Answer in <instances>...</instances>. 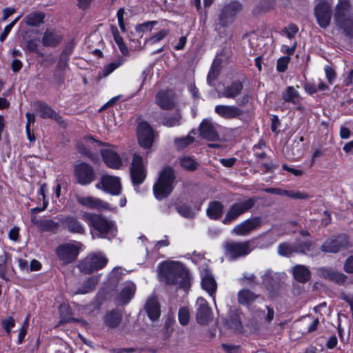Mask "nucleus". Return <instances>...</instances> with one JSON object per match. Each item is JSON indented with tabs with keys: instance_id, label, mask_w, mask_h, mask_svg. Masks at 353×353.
Listing matches in <instances>:
<instances>
[{
	"instance_id": "nucleus-56",
	"label": "nucleus",
	"mask_w": 353,
	"mask_h": 353,
	"mask_svg": "<svg viewBox=\"0 0 353 353\" xmlns=\"http://www.w3.org/2000/svg\"><path fill=\"white\" fill-rule=\"evenodd\" d=\"M325 72L329 83L332 84L336 78L334 70L330 66L327 65L325 68Z\"/></svg>"
},
{
	"instance_id": "nucleus-42",
	"label": "nucleus",
	"mask_w": 353,
	"mask_h": 353,
	"mask_svg": "<svg viewBox=\"0 0 353 353\" xmlns=\"http://www.w3.org/2000/svg\"><path fill=\"white\" fill-rule=\"evenodd\" d=\"M298 246L295 244H279L278 253L279 255L290 257L293 254H297Z\"/></svg>"
},
{
	"instance_id": "nucleus-46",
	"label": "nucleus",
	"mask_w": 353,
	"mask_h": 353,
	"mask_svg": "<svg viewBox=\"0 0 353 353\" xmlns=\"http://www.w3.org/2000/svg\"><path fill=\"white\" fill-rule=\"evenodd\" d=\"M168 33L169 31L168 30H161L152 37H150L149 42L152 44L157 43L164 39L168 34Z\"/></svg>"
},
{
	"instance_id": "nucleus-37",
	"label": "nucleus",
	"mask_w": 353,
	"mask_h": 353,
	"mask_svg": "<svg viewBox=\"0 0 353 353\" xmlns=\"http://www.w3.org/2000/svg\"><path fill=\"white\" fill-rule=\"evenodd\" d=\"M243 85L241 82H234L223 90L222 96L226 98L234 99L241 93Z\"/></svg>"
},
{
	"instance_id": "nucleus-25",
	"label": "nucleus",
	"mask_w": 353,
	"mask_h": 353,
	"mask_svg": "<svg viewBox=\"0 0 353 353\" xmlns=\"http://www.w3.org/2000/svg\"><path fill=\"white\" fill-rule=\"evenodd\" d=\"M201 136L210 141H214L218 139V134L215 129V125L211 121L203 120L199 127Z\"/></svg>"
},
{
	"instance_id": "nucleus-13",
	"label": "nucleus",
	"mask_w": 353,
	"mask_h": 353,
	"mask_svg": "<svg viewBox=\"0 0 353 353\" xmlns=\"http://www.w3.org/2000/svg\"><path fill=\"white\" fill-rule=\"evenodd\" d=\"M74 176L79 184L85 185L94 180L95 173L90 165L86 163H80L74 167Z\"/></svg>"
},
{
	"instance_id": "nucleus-62",
	"label": "nucleus",
	"mask_w": 353,
	"mask_h": 353,
	"mask_svg": "<svg viewBox=\"0 0 353 353\" xmlns=\"http://www.w3.org/2000/svg\"><path fill=\"white\" fill-rule=\"evenodd\" d=\"M26 48L30 52H37L38 50V43L34 40H30L27 42Z\"/></svg>"
},
{
	"instance_id": "nucleus-11",
	"label": "nucleus",
	"mask_w": 353,
	"mask_h": 353,
	"mask_svg": "<svg viewBox=\"0 0 353 353\" xmlns=\"http://www.w3.org/2000/svg\"><path fill=\"white\" fill-rule=\"evenodd\" d=\"M241 10V5L239 2L233 1L225 4L219 14V24L223 27L229 26Z\"/></svg>"
},
{
	"instance_id": "nucleus-1",
	"label": "nucleus",
	"mask_w": 353,
	"mask_h": 353,
	"mask_svg": "<svg viewBox=\"0 0 353 353\" xmlns=\"http://www.w3.org/2000/svg\"><path fill=\"white\" fill-rule=\"evenodd\" d=\"M159 276L168 284H177L188 288L192 277L189 271L182 264L175 261H165L159 265Z\"/></svg>"
},
{
	"instance_id": "nucleus-4",
	"label": "nucleus",
	"mask_w": 353,
	"mask_h": 353,
	"mask_svg": "<svg viewBox=\"0 0 353 353\" xmlns=\"http://www.w3.org/2000/svg\"><path fill=\"white\" fill-rule=\"evenodd\" d=\"M175 181L174 170L170 167L164 168L160 172L158 181L153 186V192L158 200L168 196L173 190Z\"/></svg>"
},
{
	"instance_id": "nucleus-40",
	"label": "nucleus",
	"mask_w": 353,
	"mask_h": 353,
	"mask_svg": "<svg viewBox=\"0 0 353 353\" xmlns=\"http://www.w3.org/2000/svg\"><path fill=\"white\" fill-rule=\"evenodd\" d=\"M256 297L257 296L248 290H242L238 293L239 302L242 305L250 304Z\"/></svg>"
},
{
	"instance_id": "nucleus-9",
	"label": "nucleus",
	"mask_w": 353,
	"mask_h": 353,
	"mask_svg": "<svg viewBox=\"0 0 353 353\" xmlns=\"http://www.w3.org/2000/svg\"><path fill=\"white\" fill-rule=\"evenodd\" d=\"M255 202V199L250 198L244 201L234 203L227 210L225 216L222 220L223 223H232L240 215L250 210L254 205Z\"/></svg>"
},
{
	"instance_id": "nucleus-29",
	"label": "nucleus",
	"mask_w": 353,
	"mask_h": 353,
	"mask_svg": "<svg viewBox=\"0 0 353 353\" xmlns=\"http://www.w3.org/2000/svg\"><path fill=\"white\" fill-rule=\"evenodd\" d=\"M99 281V276H92L85 280L79 288L77 289L74 294H84L92 292Z\"/></svg>"
},
{
	"instance_id": "nucleus-47",
	"label": "nucleus",
	"mask_w": 353,
	"mask_h": 353,
	"mask_svg": "<svg viewBox=\"0 0 353 353\" xmlns=\"http://www.w3.org/2000/svg\"><path fill=\"white\" fill-rule=\"evenodd\" d=\"M298 31L299 28L294 24H290L288 26L283 29V32H285L286 37L290 40H292L293 37L298 32Z\"/></svg>"
},
{
	"instance_id": "nucleus-32",
	"label": "nucleus",
	"mask_w": 353,
	"mask_h": 353,
	"mask_svg": "<svg viewBox=\"0 0 353 353\" xmlns=\"http://www.w3.org/2000/svg\"><path fill=\"white\" fill-rule=\"evenodd\" d=\"M37 112L39 117L42 118H51L56 121H59L60 117L57 113L51 109L48 105L43 103H38L37 104Z\"/></svg>"
},
{
	"instance_id": "nucleus-53",
	"label": "nucleus",
	"mask_w": 353,
	"mask_h": 353,
	"mask_svg": "<svg viewBox=\"0 0 353 353\" xmlns=\"http://www.w3.org/2000/svg\"><path fill=\"white\" fill-rule=\"evenodd\" d=\"M2 325L8 334L10 333V329L14 326V320L12 317L9 316L2 321Z\"/></svg>"
},
{
	"instance_id": "nucleus-63",
	"label": "nucleus",
	"mask_w": 353,
	"mask_h": 353,
	"mask_svg": "<svg viewBox=\"0 0 353 353\" xmlns=\"http://www.w3.org/2000/svg\"><path fill=\"white\" fill-rule=\"evenodd\" d=\"M187 42V38L185 36L181 37L178 43L174 46V48L177 50H180L184 48Z\"/></svg>"
},
{
	"instance_id": "nucleus-2",
	"label": "nucleus",
	"mask_w": 353,
	"mask_h": 353,
	"mask_svg": "<svg viewBox=\"0 0 353 353\" xmlns=\"http://www.w3.org/2000/svg\"><path fill=\"white\" fill-rule=\"evenodd\" d=\"M334 21L345 34H353V8L349 0H339L334 9Z\"/></svg>"
},
{
	"instance_id": "nucleus-43",
	"label": "nucleus",
	"mask_w": 353,
	"mask_h": 353,
	"mask_svg": "<svg viewBox=\"0 0 353 353\" xmlns=\"http://www.w3.org/2000/svg\"><path fill=\"white\" fill-rule=\"evenodd\" d=\"M112 33L114 39L115 43L117 44L120 51L124 55L128 52V48L123 41L122 37L119 35L117 28L114 26L112 27Z\"/></svg>"
},
{
	"instance_id": "nucleus-57",
	"label": "nucleus",
	"mask_w": 353,
	"mask_h": 353,
	"mask_svg": "<svg viewBox=\"0 0 353 353\" xmlns=\"http://www.w3.org/2000/svg\"><path fill=\"white\" fill-rule=\"evenodd\" d=\"M123 14H124V10L123 8H120L117 13L119 26L121 28V30L123 32L125 31L124 21H123Z\"/></svg>"
},
{
	"instance_id": "nucleus-7",
	"label": "nucleus",
	"mask_w": 353,
	"mask_h": 353,
	"mask_svg": "<svg viewBox=\"0 0 353 353\" xmlns=\"http://www.w3.org/2000/svg\"><path fill=\"white\" fill-rule=\"evenodd\" d=\"M84 217L88 224L102 235L110 234L113 236L117 232L115 222L100 214L86 213Z\"/></svg>"
},
{
	"instance_id": "nucleus-49",
	"label": "nucleus",
	"mask_w": 353,
	"mask_h": 353,
	"mask_svg": "<svg viewBox=\"0 0 353 353\" xmlns=\"http://www.w3.org/2000/svg\"><path fill=\"white\" fill-rule=\"evenodd\" d=\"M289 62L290 57L288 56L279 58L277 61V70L279 72H284L287 69Z\"/></svg>"
},
{
	"instance_id": "nucleus-30",
	"label": "nucleus",
	"mask_w": 353,
	"mask_h": 353,
	"mask_svg": "<svg viewBox=\"0 0 353 353\" xmlns=\"http://www.w3.org/2000/svg\"><path fill=\"white\" fill-rule=\"evenodd\" d=\"M61 40V37L55 31L47 30L42 38V44L46 47L56 46Z\"/></svg>"
},
{
	"instance_id": "nucleus-28",
	"label": "nucleus",
	"mask_w": 353,
	"mask_h": 353,
	"mask_svg": "<svg viewBox=\"0 0 353 353\" xmlns=\"http://www.w3.org/2000/svg\"><path fill=\"white\" fill-rule=\"evenodd\" d=\"M294 278L300 283H305L310 279V272L303 265H296L292 269Z\"/></svg>"
},
{
	"instance_id": "nucleus-34",
	"label": "nucleus",
	"mask_w": 353,
	"mask_h": 353,
	"mask_svg": "<svg viewBox=\"0 0 353 353\" xmlns=\"http://www.w3.org/2000/svg\"><path fill=\"white\" fill-rule=\"evenodd\" d=\"M223 206L219 201L210 202L207 209V214L211 219H218L221 217Z\"/></svg>"
},
{
	"instance_id": "nucleus-35",
	"label": "nucleus",
	"mask_w": 353,
	"mask_h": 353,
	"mask_svg": "<svg viewBox=\"0 0 353 353\" xmlns=\"http://www.w3.org/2000/svg\"><path fill=\"white\" fill-rule=\"evenodd\" d=\"M283 98L285 101L296 105L299 104L301 101V97L298 91L292 86H289L286 88L283 93Z\"/></svg>"
},
{
	"instance_id": "nucleus-12",
	"label": "nucleus",
	"mask_w": 353,
	"mask_h": 353,
	"mask_svg": "<svg viewBox=\"0 0 353 353\" xmlns=\"http://www.w3.org/2000/svg\"><path fill=\"white\" fill-rule=\"evenodd\" d=\"M96 188L112 195H119L121 192L120 179L118 176L104 175Z\"/></svg>"
},
{
	"instance_id": "nucleus-16",
	"label": "nucleus",
	"mask_w": 353,
	"mask_h": 353,
	"mask_svg": "<svg viewBox=\"0 0 353 353\" xmlns=\"http://www.w3.org/2000/svg\"><path fill=\"white\" fill-rule=\"evenodd\" d=\"M196 321L201 325H206L212 321L213 314L208 302L202 297L196 300Z\"/></svg>"
},
{
	"instance_id": "nucleus-50",
	"label": "nucleus",
	"mask_w": 353,
	"mask_h": 353,
	"mask_svg": "<svg viewBox=\"0 0 353 353\" xmlns=\"http://www.w3.org/2000/svg\"><path fill=\"white\" fill-rule=\"evenodd\" d=\"M283 196H287L292 199H305L309 198V195L304 192L288 191L283 192Z\"/></svg>"
},
{
	"instance_id": "nucleus-60",
	"label": "nucleus",
	"mask_w": 353,
	"mask_h": 353,
	"mask_svg": "<svg viewBox=\"0 0 353 353\" xmlns=\"http://www.w3.org/2000/svg\"><path fill=\"white\" fill-rule=\"evenodd\" d=\"M344 270L348 273L353 272V256H350L344 264Z\"/></svg>"
},
{
	"instance_id": "nucleus-24",
	"label": "nucleus",
	"mask_w": 353,
	"mask_h": 353,
	"mask_svg": "<svg viewBox=\"0 0 353 353\" xmlns=\"http://www.w3.org/2000/svg\"><path fill=\"white\" fill-rule=\"evenodd\" d=\"M156 102L163 109H171L174 105V94L172 90L160 91L156 97Z\"/></svg>"
},
{
	"instance_id": "nucleus-44",
	"label": "nucleus",
	"mask_w": 353,
	"mask_h": 353,
	"mask_svg": "<svg viewBox=\"0 0 353 353\" xmlns=\"http://www.w3.org/2000/svg\"><path fill=\"white\" fill-rule=\"evenodd\" d=\"M179 321L182 325H187L190 322V310L186 307H182L179 310Z\"/></svg>"
},
{
	"instance_id": "nucleus-6",
	"label": "nucleus",
	"mask_w": 353,
	"mask_h": 353,
	"mask_svg": "<svg viewBox=\"0 0 353 353\" xmlns=\"http://www.w3.org/2000/svg\"><path fill=\"white\" fill-rule=\"evenodd\" d=\"M108 262L102 252H92L79 262L78 268L81 272L90 274L103 268Z\"/></svg>"
},
{
	"instance_id": "nucleus-19",
	"label": "nucleus",
	"mask_w": 353,
	"mask_h": 353,
	"mask_svg": "<svg viewBox=\"0 0 353 353\" xmlns=\"http://www.w3.org/2000/svg\"><path fill=\"white\" fill-rule=\"evenodd\" d=\"M136 292V285L132 281L125 282L120 292L115 298V303L118 305L128 304L134 297Z\"/></svg>"
},
{
	"instance_id": "nucleus-45",
	"label": "nucleus",
	"mask_w": 353,
	"mask_h": 353,
	"mask_svg": "<svg viewBox=\"0 0 353 353\" xmlns=\"http://www.w3.org/2000/svg\"><path fill=\"white\" fill-rule=\"evenodd\" d=\"M193 141V137L188 134L185 137L176 139L174 141V144L178 150H182L189 144L192 143Z\"/></svg>"
},
{
	"instance_id": "nucleus-55",
	"label": "nucleus",
	"mask_w": 353,
	"mask_h": 353,
	"mask_svg": "<svg viewBox=\"0 0 353 353\" xmlns=\"http://www.w3.org/2000/svg\"><path fill=\"white\" fill-rule=\"evenodd\" d=\"M181 117L179 115H176L173 118L166 119L163 121V125L168 127H174L176 125H179L180 124Z\"/></svg>"
},
{
	"instance_id": "nucleus-33",
	"label": "nucleus",
	"mask_w": 353,
	"mask_h": 353,
	"mask_svg": "<svg viewBox=\"0 0 353 353\" xmlns=\"http://www.w3.org/2000/svg\"><path fill=\"white\" fill-rule=\"evenodd\" d=\"M121 315L117 311H110L104 316V324L109 328L117 327L121 322Z\"/></svg>"
},
{
	"instance_id": "nucleus-3",
	"label": "nucleus",
	"mask_w": 353,
	"mask_h": 353,
	"mask_svg": "<svg viewBox=\"0 0 353 353\" xmlns=\"http://www.w3.org/2000/svg\"><path fill=\"white\" fill-rule=\"evenodd\" d=\"M83 143L90 146L95 143L103 145L100 152L104 163L112 169H119L124 159V154L119 157L117 151V147L113 145L103 144L100 141L94 140L92 137H86L83 140Z\"/></svg>"
},
{
	"instance_id": "nucleus-31",
	"label": "nucleus",
	"mask_w": 353,
	"mask_h": 353,
	"mask_svg": "<svg viewBox=\"0 0 353 353\" xmlns=\"http://www.w3.org/2000/svg\"><path fill=\"white\" fill-rule=\"evenodd\" d=\"M45 14L40 12H34L27 14L23 21L29 26L37 27L44 22Z\"/></svg>"
},
{
	"instance_id": "nucleus-15",
	"label": "nucleus",
	"mask_w": 353,
	"mask_h": 353,
	"mask_svg": "<svg viewBox=\"0 0 353 353\" xmlns=\"http://www.w3.org/2000/svg\"><path fill=\"white\" fill-rule=\"evenodd\" d=\"M154 132L150 125L145 121L139 123L137 126V138L141 147L150 148L154 141Z\"/></svg>"
},
{
	"instance_id": "nucleus-38",
	"label": "nucleus",
	"mask_w": 353,
	"mask_h": 353,
	"mask_svg": "<svg viewBox=\"0 0 353 353\" xmlns=\"http://www.w3.org/2000/svg\"><path fill=\"white\" fill-rule=\"evenodd\" d=\"M68 54H66L65 52H63L61 54L57 65L55 70V77H62L63 74L66 71L68 68Z\"/></svg>"
},
{
	"instance_id": "nucleus-18",
	"label": "nucleus",
	"mask_w": 353,
	"mask_h": 353,
	"mask_svg": "<svg viewBox=\"0 0 353 353\" xmlns=\"http://www.w3.org/2000/svg\"><path fill=\"white\" fill-rule=\"evenodd\" d=\"M79 248L77 244H61L57 249L59 258L64 263L75 260L79 254Z\"/></svg>"
},
{
	"instance_id": "nucleus-20",
	"label": "nucleus",
	"mask_w": 353,
	"mask_h": 353,
	"mask_svg": "<svg viewBox=\"0 0 353 353\" xmlns=\"http://www.w3.org/2000/svg\"><path fill=\"white\" fill-rule=\"evenodd\" d=\"M274 310L267 307V313L263 310H256L254 312L250 319V326L257 329L259 326L271 322L274 318Z\"/></svg>"
},
{
	"instance_id": "nucleus-5",
	"label": "nucleus",
	"mask_w": 353,
	"mask_h": 353,
	"mask_svg": "<svg viewBox=\"0 0 353 353\" xmlns=\"http://www.w3.org/2000/svg\"><path fill=\"white\" fill-rule=\"evenodd\" d=\"M298 246L297 254L314 256L320 254L336 253L346 248L347 244H295Z\"/></svg>"
},
{
	"instance_id": "nucleus-23",
	"label": "nucleus",
	"mask_w": 353,
	"mask_h": 353,
	"mask_svg": "<svg viewBox=\"0 0 353 353\" xmlns=\"http://www.w3.org/2000/svg\"><path fill=\"white\" fill-rule=\"evenodd\" d=\"M77 201L81 205L90 208L109 210H113L114 209V208H111L108 203L92 196H79Z\"/></svg>"
},
{
	"instance_id": "nucleus-8",
	"label": "nucleus",
	"mask_w": 353,
	"mask_h": 353,
	"mask_svg": "<svg viewBox=\"0 0 353 353\" xmlns=\"http://www.w3.org/2000/svg\"><path fill=\"white\" fill-rule=\"evenodd\" d=\"M314 14L320 28L325 29L330 26L332 16V0H316Z\"/></svg>"
},
{
	"instance_id": "nucleus-21",
	"label": "nucleus",
	"mask_w": 353,
	"mask_h": 353,
	"mask_svg": "<svg viewBox=\"0 0 353 353\" xmlns=\"http://www.w3.org/2000/svg\"><path fill=\"white\" fill-rule=\"evenodd\" d=\"M214 111L225 119L239 118L243 114V110L235 105H217L215 106Z\"/></svg>"
},
{
	"instance_id": "nucleus-59",
	"label": "nucleus",
	"mask_w": 353,
	"mask_h": 353,
	"mask_svg": "<svg viewBox=\"0 0 353 353\" xmlns=\"http://www.w3.org/2000/svg\"><path fill=\"white\" fill-rule=\"evenodd\" d=\"M19 234V228L18 227H13L8 233L9 239L12 241L18 240Z\"/></svg>"
},
{
	"instance_id": "nucleus-51",
	"label": "nucleus",
	"mask_w": 353,
	"mask_h": 353,
	"mask_svg": "<svg viewBox=\"0 0 353 353\" xmlns=\"http://www.w3.org/2000/svg\"><path fill=\"white\" fill-rule=\"evenodd\" d=\"M178 212L185 218H192L195 213L188 206H181L178 208Z\"/></svg>"
},
{
	"instance_id": "nucleus-27",
	"label": "nucleus",
	"mask_w": 353,
	"mask_h": 353,
	"mask_svg": "<svg viewBox=\"0 0 353 353\" xmlns=\"http://www.w3.org/2000/svg\"><path fill=\"white\" fill-rule=\"evenodd\" d=\"M145 310L148 317L153 321L157 320L160 316V305L154 297H150L147 300Z\"/></svg>"
},
{
	"instance_id": "nucleus-10",
	"label": "nucleus",
	"mask_w": 353,
	"mask_h": 353,
	"mask_svg": "<svg viewBox=\"0 0 353 353\" xmlns=\"http://www.w3.org/2000/svg\"><path fill=\"white\" fill-rule=\"evenodd\" d=\"M130 169L132 183L134 185L142 183L145 179L147 170L146 165L139 154L137 153L133 154Z\"/></svg>"
},
{
	"instance_id": "nucleus-17",
	"label": "nucleus",
	"mask_w": 353,
	"mask_h": 353,
	"mask_svg": "<svg viewBox=\"0 0 353 353\" xmlns=\"http://www.w3.org/2000/svg\"><path fill=\"white\" fill-rule=\"evenodd\" d=\"M200 274L202 288L206 291L210 296L212 297L214 305L216 307L214 293L216 290L217 285L213 275L207 268L202 269L200 272Z\"/></svg>"
},
{
	"instance_id": "nucleus-54",
	"label": "nucleus",
	"mask_w": 353,
	"mask_h": 353,
	"mask_svg": "<svg viewBox=\"0 0 353 353\" xmlns=\"http://www.w3.org/2000/svg\"><path fill=\"white\" fill-rule=\"evenodd\" d=\"M124 270L121 267L114 268L109 274V278L112 280H118L123 274Z\"/></svg>"
},
{
	"instance_id": "nucleus-26",
	"label": "nucleus",
	"mask_w": 353,
	"mask_h": 353,
	"mask_svg": "<svg viewBox=\"0 0 353 353\" xmlns=\"http://www.w3.org/2000/svg\"><path fill=\"white\" fill-rule=\"evenodd\" d=\"M318 273L321 277L340 284L343 283L346 279V276L343 274L331 268H321L318 270Z\"/></svg>"
},
{
	"instance_id": "nucleus-61",
	"label": "nucleus",
	"mask_w": 353,
	"mask_h": 353,
	"mask_svg": "<svg viewBox=\"0 0 353 353\" xmlns=\"http://www.w3.org/2000/svg\"><path fill=\"white\" fill-rule=\"evenodd\" d=\"M42 226L47 230H54L57 227V224L52 220H46L43 221Z\"/></svg>"
},
{
	"instance_id": "nucleus-48",
	"label": "nucleus",
	"mask_w": 353,
	"mask_h": 353,
	"mask_svg": "<svg viewBox=\"0 0 353 353\" xmlns=\"http://www.w3.org/2000/svg\"><path fill=\"white\" fill-rule=\"evenodd\" d=\"M296 48V41L295 40L292 41L290 46L283 44L281 50L283 53L288 54V56L292 55L295 52Z\"/></svg>"
},
{
	"instance_id": "nucleus-41",
	"label": "nucleus",
	"mask_w": 353,
	"mask_h": 353,
	"mask_svg": "<svg viewBox=\"0 0 353 353\" xmlns=\"http://www.w3.org/2000/svg\"><path fill=\"white\" fill-rule=\"evenodd\" d=\"M221 71V62L219 60H214L208 75V83L210 85H214V81L216 79Z\"/></svg>"
},
{
	"instance_id": "nucleus-39",
	"label": "nucleus",
	"mask_w": 353,
	"mask_h": 353,
	"mask_svg": "<svg viewBox=\"0 0 353 353\" xmlns=\"http://www.w3.org/2000/svg\"><path fill=\"white\" fill-rule=\"evenodd\" d=\"M179 161L180 165L188 171H194L198 168L199 163L190 157L183 156Z\"/></svg>"
},
{
	"instance_id": "nucleus-64",
	"label": "nucleus",
	"mask_w": 353,
	"mask_h": 353,
	"mask_svg": "<svg viewBox=\"0 0 353 353\" xmlns=\"http://www.w3.org/2000/svg\"><path fill=\"white\" fill-rule=\"evenodd\" d=\"M353 82V69H351L347 74L346 78L344 79V84L349 86Z\"/></svg>"
},
{
	"instance_id": "nucleus-58",
	"label": "nucleus",
	"mask_w": 353,
	"mask_h": 353,
	"mask_svg": "<svg viewBox=\"0 0 353 353\" xmlns=\"http://www.w3.org/2000/svg\"><path fill=\"white\" fill-rule=\"evenodd\" d=\"M222 347L227 353H240V347L239 346L223 344Z\"/></svg>"
},
{
	"instance_id": "nucleus-52",
	"label": "nucleus",
	"mask_w": 353,
	"mask_h": 353,
	"mask_svg": "<svg viewBox=\"0 0 353 353\" xmlns=\"http://www.w3.org/2000/svg\"><path fill=\"white\" fill-rule=\"evenodd\" d=\"M121 65V62L120 61H116L112 62L107 65H105L103 68V72L104 76H108L110 73H112L115 69H117L118 67H119Z\"/></svg>"
},
{
	"instance_id": "nucleus-14",
	"label": "nucleus",
	"mask_w": 353,
	"mask_h": 353,
	"mask_svg": "<svg viewBox=\"0 0 353 353\" xmlns=\"http://www.w3.org/2000/svg\"><path fill=\"white\" fill-rule=\"evenodd\" d=\"M261 225V218L259 216H254L236 225L232 230V234L237 236H245Z\"/></svg>"
},
{
	"instance_id": "nucleus-22",
	"label": "nucleus",
	"mask_w": 353,
	"mask_h": 353,
	"mask_svg": "<svg viewBox=\"0 0 353 353\" xmlns=\"http://www.w3.org/2000/svg\"><path fill=\"white\" fill-rule=\"evenodd\" d=\"M253 249L250 244H226L225 247L226 256L230 259L246 255Z\"/></svg>"
},
{
	"instance_id": "nucleus-36",
	"label": "nucleus",
	"mask_w": 353,
	"mask_h": 353,
	"mask_svg": "<svg viewBox=\"0 0 353 353\" xmlns=\"http://www.w3.org/2000/svg\"><path fill=\"white\" fill-rule=\"evenodd\" d=\"M68 230L74 233L83 234L84 228L81 224L73 217H67L63 221Z\"/></svg>"
}]
</instances>
